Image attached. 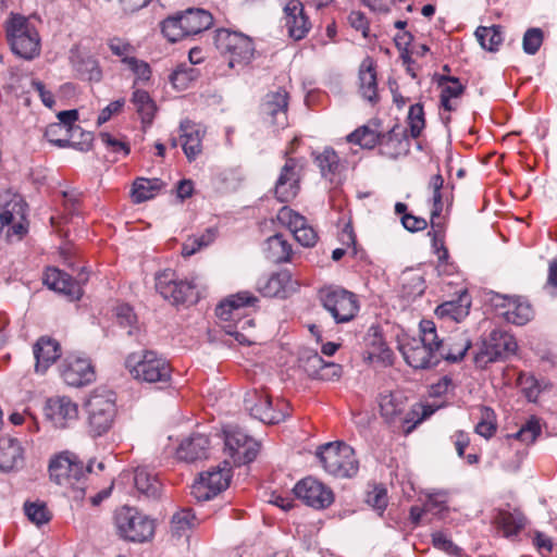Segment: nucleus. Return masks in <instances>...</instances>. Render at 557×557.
Instances as JSON below:
<instances>
[{
	"label": "nucleus",
	"instance_id": "f257e3e1",
	"mask_svg": "<svg viewBox=\"0 0 557 557\" xmlns=\"http://www.w3.org/2000/svg\"><path fill=\"white\" fill-rule=\"evenodd\" d=\"M420 337L407 338L400 344V351L409 366L414 369L435 367L441 362L438 336L433 321L420 322Z\"/></svg>",
	"mask_w": 557,
	"mask_h": 557
},
{
	"label": "nucleus",
	"instance_id": "f03ea898",
	"mask_svg": "<svg viewBox=\"0 0 557 557\" xmlns=\"http://www.w3.org/2000/svg\"><path fill=\"white\" fill-rule=\"evenodd\" d=\"M88 434L96 438L106 435L113 426L117 408L112 392L94 391L84 403Z\"/></svg>",
	"mask_w": 557,
	"mask_h": 557
},
{
	"label": "nucleus",
	"instance_id": "7ed1b4c3",
	"mask_svg": "<svg viewBox=\"0 0 557 557\" xmlns=\"http://www.w3.org/2000/svg\"><path fill=\"white\" fill-rule=\"evenodd\" d=\"M125 367L137 381L168 383L171 380L170 362L154 350L129 354L125 359Z\"/></svg>",
	"mask_w": 557,
	"mask_h": 557
},
{
	"label": "nucleus",
	"instance_id": "20e7f679",
	"mask_svg": "<svg viewBox=\"0 0 557 557\" xmlns=\"http://www.w3.org/2000/svg\"><path fill=\"white\" fill-rule=\"evenodd\" d=\"M256 298L248 293H239L222 301L215 309L216 317L226 324L225 332L235 337L239 344H250L249 338L243 333L247 327H253L252 319L244 318L243 309L251 305Z\"/></svg>",
	"mask_w": 557,
	"mask_h": 557
},
{
	"label": "nucleus",
	"instance_id": "39448f33",
	"mask_svg": "<svg viewBox=\"0 0 557 557\" xmlns=\"http://www.w3.org/2000/svg\"><path fill=\"white\" fill-rule=\"evenodd\" d=\"M317 456L324 470L335 478L350 479L359 471V460L354 448L344 442L322 445Z\"/></svg>",
	"mask_w": 557,
	"mask_h": 557
},
{
	"label": "nucleus",
	"instance_id": "423d86ee",
	"mask_svg": "<svg viewBox=\"0 0 557 557\" xmlns=\"http://www.w3.org/2000/svg\"><path fill=\"white\" fill-rule=\"evenodd\" d=\"M5 32L14 54L25 60H32L39 54L38 32L26 17L13 14L5 23Z\"/></svg>",
	"mask_w": 557,
	"mask_h": 557
},
{
	"label": "nucleus",
	"instance_id": "0eeeda50",
	"mask_svg": "<svg viewBox=\"0 0 557 557\" xmlns=\"http://www.w3.org/2000/svg\"><path fill=\"white\" fill-rule=\"evenodd\" d=\"M318 298L337 324L352 321L360 309L358 297L339 286H324L319 289Z\"/></svg>",
	"mask_w": 557,
	"mask_h": 557
},
{
	"label": "nucleus",
	"instance_id": "6e6552de",
	"mask_svg": "<svg viewBox=\"0 0 557 557\" xmlns=\"http://www.w3.org/2000/svg\"><path fill=\"white\" fill-rule=\"evenodd\" d=\"M49 473L57 484L75 492V498L84 496L85 467L76 455L70 451L57 455L50 461Z\"/></svg>",
	"mask_w": 557,
	"mask_h": 557
},
{
	"label": "nucleus",
	"instance_id": "1a4fd4ad",
	"mask_svg": "<svg viewBox=\"0 0 557 557\" xmlns=\"http://www.w3.org/2000/svg\"><path fill=\"white\" fill-rule=\"evenodd\" d=\"M214 45L231 69L249 64L255 54V46L248 36L228 29L216 30Z\"/></svg>",
	"mask_w": 557,
	"mask_h": 557
},
{
	"label": "nucleus",
	"instance_id": "9d476101",
	"mask_svg": "<svg viewBox=\"0 0 557 557\" xmlns=\"http://www.w3.org/2000/svg\"><path fill=\"white\" fill-rule=\"evenodd\" d=\"M156 288L172 305H194L199 300V290L194 281L176 280L174 273L165 270L156 276Z\"/></svg>",
	"mask_w": 557,
	"mask_h": 557
},
{
	"label": "nucleus",
	"instance_id": "9b49d317",
	"mask_svg": "<svg viewBox=\"0 0 557 557\" xmlns=\"http://www.w3.org/2000/svg\"><path fill=\"white\" fill-rule=\"evenodd\" d=\"M115 524L119 533L132 542H146L154 533L153 520L132 507H122L115 513Z\"/></svg>",
	"mask_w": 557,
	"mask_h": 557
},
{
	"label": "nucleus",
	"instance_id": "f8f14e48",
	"mask_svg": "<svg viewBox=\"0 0 557 557\" xmlns=\"http://www.w3.org/2000/svg\"><path fill=\"white\" fill-rule=\"evenodd\" d=\"M232 478V466L225 459L223 466L212 467L199 474L191 486V494L200 502L209 500L224 491Z\"/></svg>",
	"mask_w": 557,
	"mask_h": 557
},
{
	"label": "nucleus",
	"instance_id": "ddd939ff",
	"mask_svg": "<svg viewBox=\"0 0 557 557\" xmlns=\"http://www.w3.org/2000/svg\"><path fill=\"white\" fill-rule=\"evenodd\" d=\"M305 166L304 158H286L274 186V195L278 201L286 203L296 198L305 175Z\"/></svg>",
	"mask_w": 557,
	"mask_h": 557
},
{
	"label": "nucleus",
	"instance_id": "4468645a",
	"mask_svg": "<svg viewBox=\"0 0 557 557\" xmlns=\"http://www.w3.org/2000/svg\"><path fill=\"white\" fill-rule=\"evenodd\" d=\"M245 407L250 414L268 424H275L289 416V405L282 399H277L273 406L270 396L264 392L253 391L248 393L245 398Z\"/></svg>",
	"mask_w": 557,
	"mask_h": 557
},
{
	"label": "nucleus",
	"instance_id": "2eb2a0df",
	"mask_svg": "<svg viewBox=\"0 0 557 557\" xmlns=\"http://www.w3.org/2000/svg\"><path fill=\"white\" fill-rule=\"evenodd\" d=\"M224 435V453L231 466L249 463L257 457L259 444L240 429L230 428Z\"/></svg>",
	"mask_w": 557,
	"mask_h": 557
},
{
	"label": "nucleus",
	"instance_id": "dca6fc26",
	"mask_svg": "<svg viewBox=\"0 0 557 557\" xmlns=\"http://www.w3.org/2000/svg\"><path fill=\"white\" fill-rule=\"evenodd\" d=\"M491 304L498 315L516 325H524L534 317L531 304L522 296L494 294Z\"/></svg>",
	"mask_w": 557,
	"mask_h": 557
},
{
	"label": "nucleus",
	"instance_id": "f3484780",
	"mask_svg": "<svg viewBox=\"0 0 557 557\" xmlns=\"http://www.w3.org/2000/svg\"><path fill=\"white\" fill-rule=\"evenodd\" d=\"M517 348L518 344L512 335L495 330L490 334L488 339L483 343L482 348L474 357V361L478 366L485 367L513 354Z\"/></svg>",
	"mask_w": 557,
	"mask_h": 557
},
{
	"label": "nucleus",
	"instance_id": "a211bd4d",
	"mask_svg": "<svg viewBox=\"0 0 557 557\" xmlns=\"http://www.w3.org/2000/svg\"><path fill=\"white\" fill-rule=\"evenodd\" d=\"M294 493L297 498L315 509L327 508L334 503V493L331 487L311 476L299 481L294 487Z\"/></svg>",
	"mask_w": 557,
	"mask_h": 557
},
{
	"label": "nucleus",
	"instance_id": "6ab92c4d",
	"mask_svg": "<svg viewBox=\"0 0 557 557\" xmlns=\"http://www.w3.org/2000/svg\"><path fill=\"white\" fill-rule=\"evenodd\" d=\"M46 414L58 429H66L77 422L78 405L67 396H54L47 400Z\"/></svg>",
	"mask_w": 557,
	"mask_h": 557
},
{
	"label": "nucleus",
	"instance_id": "aec40b11",
	"mask_svg": "<svg viewBox=\"0 0 557 557\" xmlns=\"http://www.w3.org/2000/svg\"><path fill=\"white\" fill-rule=\"evenodd\" d=\"M276 220L282 226L286 227L304 247H313L317 244V232L299 212L278 211Z\"/></svg>",
	"mask_w": 557,
	"mask_h": 557
},
{
	"label": "nucleus",
	"instance_id": "412c9836",
	"mask_svg": "<svg viewBox=\"0 0 557 557\" xmlns=\"http://www.w3.org/2000/svg\"><path fill=\"white\" fill-rule=\"evenodd\" d=\"M61 375L67 385L79 387L95 380V370L87 358L67 357L62 366Z\"/></svg>",
	"mask_w": 557,
	"mask_h": 557
},
{
	"label": "nucleus",
	"instance_id": "4be33fe9",
	"mask_svg": "<svg viewBox=\"0 0 557 557\" xmlns=\"http://www.w3.org/2000/svg\"><path fill=\"white\" fill-rule=\"evenodd\" d=\"M44 283L50 289L65 295L70 300H78L83 295L81 283L57 268L46 270Z\"/></svg>",
	"mask_w": 557,
	"mask_h": 557
},
{
	"label": "nucleus",
	"instance_id": "5701e85b",
	"mask_svg": "<svg viewBox=\"0 0 557 557\" xmlns=\"http://www.w3.org/2000/svg\"><path fill=\"white\" fill-rule=\"evenodd\" d=\"M285 27L294 40H301L308 34L311 24L304 13V5L299 0H289L285 8Z\"/></svg>",
	"mask_w": 557,
	"mask_h": 557
},
{
	"label": "nucleus",
	"instance_id": "b1692460",
	"mask_svg": "<svg viewBox=\"0 0 557 557\" xmlns=\"http://www.w3.org/2000/svg\"><path fill=\"white\" fill-rule=\"evenodd\" d=\"M438 354L441 360L445 359L450 362L461 360L471 347V339L467 332L455 331L445 341L438 338Z\"/></svg>",
	"mask_w": 557,
	"mask_h": 557
},
{
	"label": "nucleus",
	"instance_id": "393cba45",
	"mask_svg": "<svg viewBox=\"0 0 557 557\" xmlns=\"http://www.w3.org/2000/svg\"><path fill=\"white\" fill-rule=\"evenodd\" d=\"M527 523V517L518 508H515L512 511L508 509H497L493 517V524L502 532L503 536L507 539L517 536L524 530Z\"/></svg>",
	"mask_w": 557,
	"mask_h": 557
},
{
	"label": "nucleus",
	"instance_id": "a878e982",
	"mask_svg": "<svg viewBox=\"0 0 557 557\" xmlns=\"http://www.w3.org/2000/svg\"><path fill=\"white\" fill-rule=\"evenodd\" d=\"M210 440L203 434H193L184 440L177 450V458L186 462H195L208 457Z\"/></svg>",
	"mask_w": 557,
	"mask_h": 557
},
{
	"label": "nucleus",
	"instance_id": "bb28decb",
	"mask_svg": "<svg viewBox=\"0 0 557 557\" xmlns=\"http://www.w3.org/2000/svg\"><path fill=\"white\" fill-rule=\"evenodd\" d=\"M34 355L36 358V371L46 372L61 356L60 344L51 337H40L34 346Z\"/></svg>",
	"mask_w": 557,
	"mask_h": 557
},
{
	"label": "nucleus",
	"instance_id": "cd10ccee",
	"mask_svg": "<svg viewBox=\"0 0 557 557\" xmlns=\"http://www.w3.org/2000/svg\"><path fill=\"white\" fill-rule=\"evenodd\" d=\"M287 92L278 88L265 97L263 103V113L270 116V122L274 125L284 127L287 123Z\"/></svg>",
	"mask_w": 557,
	"mask_h": 557
},
{
	"label": "nucleus",
	"instance_id": "c85d7f7f",
	"mask_svg": "<svg viewBox=\"0 0 557 557\" xmlns=\"http://www.w3.org/2000/svg\"><path fill=\"white\" fill-rule=\"evenodd\" d=\"M181 137L183 138V150L189 161L195 160L202 151V137L205 131L189 120L180 125Z\"/></svg>",
	"mask_w": 557,
	"mask_h": 557
},
{
	"label": "nucleus",
	"instance_id": "c756f323",
	"mask_svg": "<svg viewBox=\"0 0 557 557\" xmlns=\"http://www.w3.org/2000/svg\"><path fill=\"white\" fill-rule=\"evenodd\" d=\"M379 406L382 418L388 423H396L407 407V398L400 392L381 394Z\"/></svg>",
	"mask_w": 557,
	"mask_h": 557
},
{
	"label": "nucleus",
	"instance_id": "7c9ffc66",
	"mask_svg": "<svg viewBox=\"0 0 557 557\" xmlns=\"http://www.w3.org/2000/svg\"><path fill=\"white\" fill-rule=\"evenodd\" d=\"M382 153L389 158H398L409 152L410 143L406 131L395 126L387 134L382 136Z\"/></svg>",
	"mask_w": 557,
	"mask_h": 557
},
{
	"label": "nucleus",
	"instance_id": "2f4dec72",
	"mask_svg": "<svg viewBox=\"0 0 557 557\" xmlns=\"http://www.w3.org/2000/svg\"><path fill=\"white\" fill-rule=\"evenodd\" d=\"M134 484L137 491L147 498H158L162 491V483L158 474L146 466L136 468Z\"/></svg>",
	"mask_w": 557,
	"mask_h": 557
},
{
	"label": "nucleus",
	"instance_id": "473e14b6",
	"mask_svg": "<svg viewBox=\"0 0 557 557\" xmlns=\"http://www.w3.org/2000/svg\"><path fill=\"white\" fill-rule=\"evenodd\" d=\"M359 91L370 102L377 100V82L375 66L372 59L362 61L359 69Z\"/></svg>",
	"mask_w": 557,
	"mask_h": 557
},
{
	"label": "nucleus",
	"instance_id": "72a5a7b5",
	"mask_svg": "<svg viewBox=\"0 0 557 557\" xmlns=\"http://www.w3.org/2000/svg\"><path fill=\"white\" fill-rule=\"evenodd\" d=\"M23 462V448L15 438H0V470L11 471Z\"/></svg>",
	"mask_w": 557,
	"mask_h": 557
},
{
	"label": "nucleus",
	"instance_id": "f704fd0d",
	"mask_svg": "<svg viewBox=\"0 0 557 557\" xmlns=\"http://www.w3.org/2000/svg\"><path fill=\"white\" fill-rule=\"evenodd\" d=\"M22 213V211H17ZM27 233V223L23 214L20 219L13 215L12 211H0V236L8 242L21 240Z\"/></svg>",
	"mask_w": 557,
	"mask_h": 557
},
{
	"label": "nucleus",
	"instance_id": "c9c22d12",
	"mask_svg": "<svg viewBox=\"0 0 557 557\" xmlns=\"http://www.w3.org/2000/svg\"><path fill=\"white\" fill-rule=\"evenodd\" d=\"M182 15L183 28L187 36L196 35L208 29L212 23V15L202 9H188Z\"/></svg>",
	"mask_w": 557,
	"mask_h": 557
},
{
	"label": "nucleus",
	"instance_id": "e433bc0d",
	"mask_svg": "<svg viewBox=\"0 0 557 557\" xmlns=\"http://www.w3.org/2000/svg\"><path fill=\"white\" fill-rule=\"evenodd\" d=\"M70 60L75 70L89 81H100L101 71L98 63L91 57L84 54L77 47L70 51Z\"/></svg>",
	"mask_w": 557,
	"mask_h": 557
},
{
	"label": "nucleus",
	"instance_id": "4c0bfd02",
	"mask_svg": "<svg viewBox=\"0 0 557 557\" xmlns=\"http://www.w3.org/2000/svg\"><path fill=\"white\" fill-rule=\"evenodd\" d=\"M164 186L159 178H137L131 191L132 199L135 203H141L153 198Z\"/></svg>",
	"mask_w": 557,
	"mask_h": 557
},
{
	"label": "nucleus",
	"instance_id": "58836bf2",
	"mask_svg": "<svg viewBox=\"0 0 557 557\" xmlns=\"http://www.w3.org/2000/svg\"><path fill=\"white\" fill-rule=\"evenodd\" d=\"M470 297L467 292H463L458 300H450L440 305L436 308V313L440 317H447L454 321H461L469 314Z\"/></svg>",
	"mask_w": 557,
	"mask_h": 557
},
{
	"label": "nucleus",
	"instance_id": "ea45409f",
	"mask_svg": "<svg viewBox=\"0 0 557 557\" xmlns=\"http://www.w3.org/2000/svg\"><path fill=\"white\" fill-rule=\"evenodd\" d=\"M199 520L190 508H183L176 511L171 520V533L174 536L182 537L197 528Z\"/></svg>",
	"mask_w": 557,
	"mask_h": 557
},
{
	"label": "nucleus",
	"instance_id": "a19ab883",
	"mask_svg": "<svg viewBox=\"0 0 557 557\" xmlns=\"http://www.w3.org/2000/svg\"><path fill=\"white\" fill-rule=\"evenodd\" d=\"M383 134L380 133L377 125H363L347 136L349 143L359 145L366 149H372L381 144Z\"/></svg>",
	"mask_w": 557,
	"mask_h": 557
},
{
	"label": "nucleus",
	"instance_id": "79ce46f5",
	"mask_svg": "<svg viewBox=\"0 0 557 557\" xmlns=\"http://www.w3.org/2000/svg\"><path fill=\"white\" fill-rule=\"evenodd\" d=\"M267 255L273 262H287L290 260L292 245L280 234L267 239Z\"/></svg>",
	"mask_w": 557,
	"mask_h": 557
},
{
	"label": "nucleus",
	"instance_id": "37998d69",
	"mask_svg": "<svg viewBox=\"0 0 557 557\" xmlns=\"http://www.w3.org/2000/svg\"><path fill=\"white\" fill-rule=\"evenodd\" d=\"M307 363L314 369L310 374L321 380L332 381L342 375L339 364L325 362L318 354L308 357Z\"/></svg>",
	"mask_w": 557,
	"mask_h": 557
},
{
	"label": "nucleus",
	"instance_id": "c03bdc74",
	"mask_svg": "<svg viewBox=\"0 0 557 557\" xmlns=\"http://www.w3.org/2000/svg\"><path fill=\"white\" fill-rule=\"evenodd\" d=\"M434 412V409L429 405L423 404H416L413 405L410 410L404 411L403 416H400V419L398 422H400L405 429L406 433H410L416 425L424 421L426 418L432 416Z\"/></svg>",
	"mask_w": 557,
	"mask_h": 557
},
{
	"label": "nucleus",
	"instance_id": "a18cd8bd",
	"mask_svg": "<svg viewBox=\"0 0 557 557\" xmlns=\"http://www.w3.org/2000/svg\"><path fill=\"white\" fill-rule=\"evenodd\" d=\"M216 237L214 228H208L199 235L189 236L182 245V256L190 257L208 247Z\"/></svg>",
	"mask_w": 557,
	"mask_h": 557
},
{
	"label": "nucleus",
	"instance_id": "49530a36",
	"mask_svg": "<svg viewBox=\"0 0 557 557\" xmlns=\"http://www.w3.org/2000/svg\"><path fill=\"white\" fill-rule=\"evenodd\" d=\"M441 104L446 111L455 110L453 98H458L463 92V86L456 77H445L441 82Z\"/></svg>",
	"mask_w": 557,
	"mask_h": 557
},
{
	"label": "nucleus",
	"instance_id": "de8ad7c7",
	"mask_svg": "<svg viewBox=\"0 0 557 557\" xmlns=\"http://www.w3.org/2000/svg\"><path fill=\"white\" fill-rule=\"evenodd\" d=\"M475 37L481 47L488 51H496L503 41L499 26L484 27L480 26L475 30Z\"/></svg>",
	"mask_w": 557,
	"mask_h": 557
},
{
	"label": "nucleus",
	"instance_id": "09e8293b",
	"mask_svg": "<svg viewBox=\"0 0 557 557\" xmlns=\"http://www.w3.org/2000/svg\"><path fill=\"white\" fill-rule=\"evenodd\" d=\"M444 178L442 175H433L429 183V188L432 190V202L434 209H443L444 207H450L449 189L444 188Z\"/></svg>",
	"mask_w": 557,
	"mask_h": 557
},
{
	"label": "nucleus",
	"instance_id": "8fccbe9b",
	"mask_svg": "<svg viewBox=\"0 0 557 557\" xmlns=\"http://www.w3.org/2000/svg\"><path fill=\"white\" fill-rule=\"evenodd\" d=\"M24 512L29 521L36 525L48 523L52 518V512L41 500L26 502L24 504Z\"/></svg>",
	"mask_w": 557,
	"mask_h": 557
},
{
	"label": "nucleus",
	"instance_id": "3c124183",
	"mask_svg": "<svg viewBox=\"0 0 557 557\" xmlns=\"http://www.w3.org/2000/svg\"><path fill=\"white\" fill-rule=\"evenodd\" d=\"M45 137L49 143L60 148H65L70 147L71 139H74L76 135L65 128L62 124L52 123L47 126Z\"/></svg>",
	"mask_w": 557,
	"mask_h": 557
},
{
	"label": "nucleus",
	"instance_id": "603ef678",
	"mask_svg": "<svg viewBox=\"0 0 557 557\" xmlns=\"http://www.w3.org/2000/svg\"><path fill=\"white\" fill-rule=\"evenodd\" d=\"M133 102L137 108L144 123H151L156 112V106L148 92L145 90H135Z\"/></svg>",
	"mask_w": 557,
	"mask_h": 557
},
{
	"label": "nucleus",
	"instance_id": "864d4df0",
	"mask_svg": "<svg viewBox=\"0 0 557 557\" xmlns=\"http://www.w3.org/2000/svg\"><path fill=\"white\" fill-rule=\"evenodd\" d=\"M366 503L379 515H382L388 504L387 490L382 484L370 485L367 491Z\"/></svg>",
	"mask_w": 557,
	"mask_h": 557
},
{
	"label": "nucleus",
	"instance_id": "5fc2aeb1",
	"mask_svg": "<svg viewBox=\"0 0 557 557\" xmlns=\"http://www.w3.org/2000/svg\"><path fill=\"white\" fill-rule=\"evenodd\" d=\"M480 411L481 420L475 425V433L485 438H490L497 430L495 412L488 407H482Z\"/></svg>",
	"mask_w": 557,
	"mask_h": 557
},
{
	"label": "nucleus",
	"instance_id": "6e6d98bb",
	"mask_svg": "<svg viewBox=\"0 0 557 557\" xmlns=\"http://www.w3.org/2000/svg\"><path fill=\"white\" fill-rule=\"evenodd\" d=\"M315 161L323 176L334 175L339 166V160L336 152L331 148H325L315 157Z\"/></svg>",
	"mask_w": 557,
	"mask_h": 557
},
{
	"label": "nucleus",
	"instance_id": "4d7b16f0",
	"mask_svg": "<svg viewBox=\"0 0 557 557\" xmlns=\"http://www.w3.org/2000/svg\"><path fill=\"white\" fill-rule=\"evenodd\" d=\"M162 33L171 42L178 41L187 37L183 28L182 15L168 17L162 23Z\"/></svg>",
	"mask_w": 557,
	"mask_h": 557
},
{
	"label": "nucleus",
	"instance_id": "13d9d810",
	"mask_svg": "<svg viewBox=\"0 0 557 557\" xmlns=\"http://www.w3.org/2000/svg\"><path fill=\"white\" fill-rule=\"evenodd\" d=\"M541 433V425L537 419H529L521 429L512 434L508 435V438H516L527 445L532 444Z\"/></svg>",
	"mask_w": 557,
	"mask_h": 557
},
{
	"label": "nucleus",
	"instance_id": "bf43d9fd",
	"mask_svg": "<svg viewBox=\"0 0 557 557\" xmlns=\"http://www.w3.org/2000/svg\"><path fill=\"white\" fill-rule=\"evenodd\" d=\"M407 120L411 136L413 138L419 137L425 126L423 107L420 103L412 104Z\"/></svg>",
	"mask_w": 557,
	"mask_h": 557
},
{
	"label": "nucleus",
	"instance_id": "052dcab7",
	"mask_svg": "<svg viewBox=\"0 0 557 557\" xmlns=\"http://www.w3.org/2000/svg\"><path fill=\"white\" fill-rule=\"evenodd\" d=\"M543 44V32L540 28H529L522 40L523 51L528 54H535Z\"/></svg>",
	"mask_w": 557,
	"mask_h": 557
},
{
	"label": "nucleus",
	"instance_id": "680f3d73",
	"mask_svg": "<svg viewBox=\"0 0 557 557\" xmlns=\"http://www.w3.org/2000/svg\"><path fill=\"white\" fill-rule=\"evenodd\" d=\"M27 206L24 198L12 188H7L0 191V209H22Z\"/></svg>",
	"mask_w": 557,
	"mask_h": 557
},
{
	"label": "nucleus",
	"instance_id": "e2e57ef3",
	"mask_svg": "<svg viewBox=\"0 0 557 557\" xmlns=\"http://www.w3.org/2000/svg\"><path fill=\"white\" fill-rule=\"evenodd\" d=\"M398 213H404L400 218L401 224L406 230L409 232H420L424 231L428 225L429 221L425 218L417 216L412 214L411 212L407 211H397Z\"/></svg>",
	"mask_w": 557,
	"mask_h": 557
},
{
	"label": "nucleus",
	"instance_id": "0e129e2a",
	"mask_svg": "<svg viewBox=\"0 0 557 557\" xmlns=\"http://www.w3.org/2000/svg\"><path fill=\"white\" fill-rule=\"evenodd\" d=\"M101 141L106 145V147L114 153H122L123 156H127L129 153V146L127 143L113 137L111 134L107 132H102L99 134Z\"/></svg>",
	"mask_w": 557,
	"mask_h": 557
},
{
	"label": "nucleus",
	"instance_id": "69168bd1",
	"mask_svg": "<svg viewBox=\"0 0 557 557\" xmlns=\"http://www.w3.org/2000/svg\"><path fill=\"white\" fill-rule=\"evenodd\" d=\"M123 62L133 71L137 79L146 82L150 78L151 71L148 63L136 58H123Z\"/></svg>",
	"mask_w": 557,
	"mask_h": 557
},
{
	"label": "nucleus",
	"instance_id": "338daca9",
	"mask_svg": "<svg viewBox=\"0 0 557 557\" xmlns=\"http://www.w3.org/2000/svg\"><path fill=\"white\" fill-rule=\"evenodd\" d=\"M533 544L543 557H549L553 553L552 539L540 531L534 532Z\"/></svg>",
	"mask_w": 557,
	"mask_h": 557
},
{
	"label": "nucleus",
	"instance_id": "774afa93",
	"mask_svg": "<svg viewBox=\"0 0 557 557\" xmlns=\"http://www.w3.org/2000/svg\"><path fill=\"white\" fill-rule=\"evenodd\" d=\"M124 103H125L124 99H119V100L112 101L106 108H103L101 110L100 114L98 115L97 126H101L102 124L108 122L113 114L119 113L122 110Z\"/></svg>",
	"mask_w": 557,
	"mask_h": 557
}]
</instances>
